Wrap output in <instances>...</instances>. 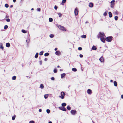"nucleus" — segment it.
Here are the masks:
<instances>
[{"instance_id":"51","label":"nucleus","mask_w":123,"mask_h":123,"mask_svg":"<svg viewBox=\"0 0 123 123\" xmlns=\"http://www.w3.org/2000/svg\"><path fill=\"white\" fill-rule=\"evenodd\" d=\"M42 109H39V112H41L42 111Z\"/></svg>"},{"instance_id":"6","label":"nucleus","mask_w":123,"mask_h":123,"mask_svg":"<svg viewBox=\"0 0 123 123\" xmlns=\"http://www.w3.org/2000/svg\"><path fill=\"white\" fill-rule=\"evenodd\" d=\"M61 95L62 96V98L63 99L64 98V96L65 95V93L64 92H61Z\"/></svg>"},{"instance_id":"7","label":"nucleus","mask_w":123,"mask_h":123,"mask_svg":"<svg viewBox=\"0 0 123 123\" xmlns=\"http://www.w3.org/2000/svg\"><path fill=\"white\" fill-rule=\"evenodd\" d=\"M78 11L77 8H76L74 10V14L75 16H77L78 14Z\"/></svg>"},{"instance_id":"4","label":"nucleus","mask_w":123,"mask_h":123,"mask_svg":"<svg viewBox=\"0 0 123 123\" xmlns=\"http://www.w3.org/2000/svg\"><path fill=\"white\" fill-rule=\"evenodd\" d=\"M104 33H102L100 32L99 34L97 36V37L98 38H99L100 37H103L104 35Z\"/></svg>"},{"instance_id":"28","label":"nucleus","mask_w":123,"mask_h":123,"mask_svg":"<svg viewBox=\"0 0 123 123\" xmlns=\"http://www.w3.org/2000/svg\"><path fill=\"white\" fill-rule=\"evenodd\" d=\"M48 96V94H45L44 95V97L45 99H46Z\"/></svg>"},{"instance_id":"40","label":"nucleus","mask_w":123,"mask_h":123,"mask_svg":"<svg viewBox=\"0 0 123 123\" xmlns=\"http://www.w3.org/2000/svg\"><path fill=\"white\" fill-rule=\"evenodd\" d=\"M78 49L79 50H82V48L81 47L78 48Z\"/></svg>"},{"instance_id":"53","label":"nucleus","mask_w":123,"mask_h":123,"mask_svg":"<svg viewBox=\"0 0 123 123\" xmlns=\"http://www.w3.org/2000/svg\"><path fill=\"white\" fill-rule=\"evenodd\" d=\"M47 60H48L47 58H45L44 60L45 61H46Z\"/></svg>"},{"instance_id":"59","label":"nucleus","mask_w":123,"mask_h":123,"mask_svg":"<svg viewBox=\"0 0 123 123\" xmlns=\"http://www.w3.org/2000/svg\"><path fill=\"white\" fill-rule=\"evenodd\" d=\"M48 123H52V122L51 121H49L48 122Z\"/></svg>"},{"instance_id":"1","label":"nucleus","mask_w":123,"mask_h":123,"mask_svg":"<svg viewBox=\"0 0 123 123\" xmlns=\"http://www.w3.org/2000/svg\"><path fill=\"white\" fill-rule=\"evenodd\" d=\"M57 26L61 30L64 31H66L65 29L63 26H61L58 25H57Z\"/></svg>"},{"instance_id":"24","label":"nucleus","mask_w":123,"mask_h":123,"mask_svg":"<svg viewBox=\"0 0 123 123\" xmlns=\"http://www.w3.org/2000/svg\"><path fill=\"white\" fill-rule=\"evenodd\" d=\"M0 48L1 49H3L4 48V47L3 46V44L2 43H0Z\"/></svg>"},{"instance_id":"18","label":"nucleus","mask_w":123,"mask_h":123,"mask_svg":"<svg viewBox=\"0 0 123 123\" xmlns=\"http://www.w3.org/2000/svg\"><path fill=\"white\" fill-rule=\"evenodd\" d=\"M10 44L9 43H6V47H9L10 46Z\"/></svg>"},{"instance_id":"58","label":"nucleus","mask_w":123,"mask_h":123,"mask_svg":"<svg viewBox=\"0 0 123 123\" xmlns=\"http://www.w3.org/2000/svg\"><path fill=\"white\" fill-rule=\"evenodd\" d=\"M9 17V16H7V15H6V17L5 18H8Z\"/></svg>"},{"instance_id":"5","label":"nucleus","mask_w":123,"mask_h":123,"mask_svg":"<svg viewBox=\"0 0 123 123\" xmlns=\"http://www.w3.org/2000/svg\"><path fill=\"white\" fill-rule=\"evenodd\" d=\"M59 108L60 109L64 111H66L67 110L66 109L65 107L63 106L60 107Z\"/></svg>"},{"instance_id":"41","label":"nucleus","mask_w":123,"mask_h":123,"mask_svg":"<svg viewBox=\"0 0 123 123\" xmlns=\"http://www.w3.org/2000/svg\"><path fill=\"white\" fill-rule=\"evenodd\" d=\"M54 72L55 73H56L57 72V70L56 69H54Z\"/></svg>"},{"instance_id":"50","label":"nucleus","mask_w":123,"mask_h":123,"mask_svg":"<svg viewBox=\"0 0 123 123\" xmlns=\"http://www.w3.org/2000/svg\"><path fill=\"white\" fill-rule=\"evenodd\" d=\"M40 64V65H42V61H39Z\"/></svg>"},{"instance_id":"38","label":"nucleus","mask_w":123,"mask_h":123,"mask_svg":"<svg viewBox=\"0 0 123 123\" xmlns=\"http://www.w3.org/2000/svg\"><path fill=\"white\" fill-rule=\"evenodd\" d=\"M16 79V77L15 76H14L12 77V79L13 80H15Z\"/></svg>"},{"instance_id":"27","label":"nucleus","mask_w":123,"mask_h":123,"mask_svg":"<svg viewBox=\"0 0 123 123\" xmlns=\"http://www.w3.org/2000/svg\"><path fill=\"white\" fill-rule=\"evenodd\" d=\"M49 53H46L44 54V56H48L49 55Z\"/></svg>"},{"instance_id":"23","label":"nucleus","mask_w":123,"mask_h":123,"mask_svg":"<svg viewBox=\"0 0 123 123\" xmlns=\"http://www.w3.org/2000/svg\"><path fill=\"white\" fill-rule=\"evenodd\" d=\"M72 70L74 72H76L77 71V69L75 68H72Z\"/></svg>"},{"instance_id":"49","label":"nucleus","mask_w":123,"mask_h":123,"mask_svg":"<svg viewBox=\"0 0 123 123\" xmlns=\"http://www.w3.org/2000/svg\"><path fill=\"white\" fill-rule=\"evenodd\" d=\"M41 9L40 8H38L37 9V11H40Z\"/></svg>"},{"instance_id":"15","label":"nucleus","mask_w":123,"mask_h":123,"mask_svg":"<svg viewBox=\"0 0 123 123\" xmlns=\"http://www.w3.org/2000/svg\"><path fill=\"white\" fill-rule=\"evenodd\" d=\"M109 17L110 18H111L112 17V14L111 12H109Z\"/></svg>"},{"instance_id":"55","label":"nucleus","mask_w":123,"mask_h":123,"mask_svg":"<svg viewBox=\"0 0 123 123\" xmlns=\"http://www.w3.org/2000/svg\"><path fill=\"white\" fill-rule=\"evenodd\" d=\"M121 98H122L123 99V95H121Z\"/></svg>"},{"instance_id":"21","label":"nucleus","mask_w":123,"mask_h":123,"mask_svg":"<svg viewBox=\"0 0 123 123\" xmlns=\"http://www.w3.org/2000/svg\"><path fill=\"white\" fill-rule=\"evenodd\" d=\"M21 31L23 33H26V31L22 29V30Z\"/></svg>"},{"instance_id":"16","label":"nucleus","mask_w":123,"mask_h":123,"mask_svg":"<svg viewBox=\"0 0 123 123\" xmlns=\"http://www.w3.org/2000/svg\"><path fill=\"white\" fill-rule=\"evenodd\" d=\"M38 53H37L36 54V55L35 56V57L36 58H37L38 56Z\"/></svg>"},{"instance_id":"61","label":"nucleus","mask_w":123,"mask_h":123,"mask_svg":"<svg viewBox=\"0 0 123 123\" xmlns=\"http://www.w3.org/2000/svg\"><path fill=\"white\" fill-rule=\"evenodd\" d=\"M60 71H62V69H60Z\"/></svg>"},{"instance_id":"29","label":"nucleus","mask_w":123,"mask_h":123,"mask_svg":"<svg viewBox=\"0 0 123 123\" xmlns=\"http://www.w3.org/2000/svg\"><path fill=\"white\" fill-rule=\"evenodd\" d=\"M50 111L49 109H47L46 110V112L48 113H49L50 112Z\"/></svg>"},{"instance_id":"45","label":"nucleus","mask_w":123,"mask_h":123,"mask_svg":"<svg viewBox=\"0 0 123 123\" xmlns=\"http://www.w3.org/2000/svg\"><path fill=\"white\" fill-rule=\"evenodd\" d=\"M66 0H63L62 1V3H64L66 2Z\"/></svg>"},{"instance_id":"22","label":"nucleus","mask_w":123,"mask_h":123,"mask_svg":"<svg viewBox=\"0 0 123 123\" xmlns=\"http://www.w3.org/2000/svg\"><path fill=\"white\" fill-rule=\"evenodd\" d=\"M40 87L41 89H43L44 88L43 85V84H41L40 85Z\"/></svg>"},{"instance_id":"26","label":"nucleus","mask_w":123,"mask_h":123,"mask_svg":"<svg viewBox=\"0 0 123 123\" xmlns=\"http://www.w3.org/2000/svg\"><path fill=\"white\" fill-rule=\"evenodd\" d=\"M49 21L50 22H52L53 21V19L51 18H50L49 19Z\"/></svg>"},{"instance_id":"37","label":"nucleus","mask_w":123,"mask_h":123,"mask_svg":"<svg viewBox=\"0 0 123 123\" xmlns=\"http://www.w3.org/2000/svg\"><path fill=\"white\" fill-rule=\"evenodd\" d=\"M5 6L6 8H8L9 7V5L8 4H6L5 5Z\"/></svg>"},{"instance_id":"39","label":"nucleus","mask_w":123,"mask_h":123,"mask_svg":"<svg viewBox=\"0 0 123 123\" xmlns=\"http://www.w3.org/2000/svg\"><path fill=\"white\" fill-rule=\"evenodd\" d=\"M115 2V1L113 0L111 2V4H114V2Z\"/></svg>"},{"instance_id":"30","label":"nucleus","mask_w":123,"mask_h":123,"mask_svg":"<svg viewBox=\"0 0 123 123\" xmlns=\"http://www.w3.org/2000/svg\"><path fill=\"white\" fill-rule=\"evenodd\" d=\"M58 14L59 15V17H60L62 16V14L60 13H58Z\"/></svg>"},{"instance_id":"42","label":"nucleus","mask_w":123,"mask_h":123,"mask_svg":"<svg viewBox=\"0 0 123 123\" xmlns=\"http://www.w3.org/2000/svg\"><path fill=\"white\" fill-rule=\"evenodd\" d=\"M29 123H34V122L33 121H31L29 122Z\"/></svg>"},{"instance_id":"33","label":"nucleus","mask_w":123,"mask_h":123,"mask_svg":"<svg viewBox=\"0 0 123 123\" xmlns=\"http://www.w3.org/2000/svg\"><path fill=\"white\" fill-rule=\"evenodd\" d=\"M49 36L51 38H52L54 37V35L53 34H51Z\"/></svg>"},{"instance_id":"13","label":"nucleus","mask_w":123,"mask_h":123,"mask_svg":"<svg viewBox=\"0 0 123 123\" xmlns=\"http://www.w3.org/2000/svg\"><path fill=\"white\" fill-rule=\"evenodd\" d=\"M101 62H103L104 61V59L103 57H101L99 59Z\"/></svg>"},{"instance_id":"32","label":"nucleus","mask_w":123,"mask_h":123,"mask_svg":"<svg viewBox=\"0 0 123 123\" xmlns=\"http://www.w3.org/2000/svg\"><path fill=\"white\" fill-rule=\"evenodd\" d=\"M114 19L115 20H118V17L117 16H115L114 17Z\"/></svg>"},{"instance_id":"54","label":"nucleus","mask_w":123,"mask_h":123,"mask_svg":"<svg viewBox=\"0 0 123 123\" xmlns=\"http://www.w3.org/2000/svg\"><path fill=\"white\" fill-rule=\"evenodd\" d=\"M10 7L11 8H12L13 7V6L12 5H11L10 6Z\"/></svg>"},{"instance_id":"25","label":"nucleus","mask_w":123,"mask_h":123,"mask_svg":"<svg viewBox=\"0 0 123 123\" xmlns=\"http://www.w3.org/2000/svg\"><path fill=\"white\" fill-rule=\"evenodd\" d=\"M67 108L68 110H69L71 109V108L69 105H68L67 106Z\"/></svg>"},{"instance_id":"47","label":"nucleus","mask_w":123,"mask_h":123,"mask_svg":"<svg viewBox=\"0 0 123 123\" xmlns=\"http://www.w3.org/2000/svg\"><path fill=\"white\" fill-rule=\"evenodd\" d=\"M6 21L7 22H9L10 21V19H7L6 20Z\"/></svg>"},{"instance_id":"44","label":"nucleus","mask_w":123,"mask_h":123,"mask_svg":"<svg viewBox=\"0 0 123 123\" xmlns=\"http://www.w3.org/2000/svg\"><path fill=\"white\" fill-rule=\"evenodd\" d=\"M57 6H56L55 5L54 6V9L55 10H57Z\"/></svg>"},{"instance_id":"34","label":"nucleus","mask_w":123,"mask_h":123,"mask_svg":"<svg viewBox=\"0 0 123 123\" xmlns=\"http://www.w3.org/2000/svg\"><path fill=\"white\" fill-rule=\"evenodd\" d=\"M107 12H105L103 14L104 16H106L107 15Z\"/></svg>"},{"instance_id":"10","label":"nucleus","mask_w":123,"mask_h":123,"mask_svg":"<svg viewBox=\"0 0 123 123\" xmlns=\"http://www.w3.org/2000/svg\"><path fill=\"white\" fill-rule=\"evenodd\" d=\"M87 92L89 94H91L92 93V91L90 89H88L87 90Z\"/></svg>"},{"instance_id":"12","label":"nucleus","mask_w":123,"mask_h":123,"mask_svg":"<svg viewBox=\"0 0 123 123\" xmlns=\"http://www.w3.org/2000/svg\"><path fill=\"white\" fill-rule=\"evenodd\" d=\"M89 6L90 7H92L93 6V4L92 3H89Z\"/></svg>"},{"instance_id":"9","label":"nucleus","mask_w":123,"mask_h":123,"mask_svg":"<svg viewBox=\"0 0 123 123\" xmlns=\"http://www.w3.org/2000/svg\"><path fill=\"white\" fill-rule=\"evenodd\" d=\"M100 40L103 43H105V41L106 40V38H105L104 37H102L100 38Z\"/></svg>"},{"instance_id":"56","label":"nucleus","mask_w":123,"mask_h":123,"mask_svg":"<svg viewBox=\"0 0 123 123\" xmlns=\"http://www.w3.org/2000/svg\"><path fill=\"white\" fill-rule=\"evenodd\" d=\"M113 81L112 80H111L110 81V82H113Z\"/></svg>"},{"instance_id":"35","label":"nucleus","mask_w":123,"mask_h":123,"mask_svg":"<svg viewBox=\"0 0 123 123\" xmlns=\"http://www.w3.org/2000/svg\"><path fill=\"white\" fill-rule=\"evenodd\" d=\"M8 26L7 25H5L4 27V29H6L8 28Z\"/></svg>"},{"instance_id":"43","label":"nucleus","mask_w":123,"mask_h":123,"mask_svg":"<svg viewBox=\"0 0 123 123\" xmlns=\"http://www.w3.org/2000/svg\"><path fill=\"white\" fill-rule=\"evenodd\" d=\"M114 4H111V8H113L114 6Z\"/></svg>"},{"instance_id":"3","label":"nucleus","mask_w":123,"mask_h":123,"mask_svg":"<svg viewBox=\"0 0 123 123\" xmlns=\"http://www.w3.org/2000/svg\"><path fill=\"white\" fill-rule=\"evenodd\" d=\"M70 112L71 114L74 115H75L77 113L76 111L74 110H71Z\"/></svg>"},{"instance_id":"31","label":"nucleus","mask_w":123,"mask_h":123,"mask_svg":"<svg viewBox=\"0 0 123 123\" xmlns=\"http://www.w3.org/2000/svg\"><path fill=\"white\" fill-rule=\"evenodd\" d=\"M43 53V51H41L39 53V55H42Z\"/></svg>"},{"instance_id":"11","label":"nucleus","mask_w":123,"mask_h":123,"mask_svg":"<svg viewBox=\"0 0 123 123\" xmlns=\"http://www.w3.org/2000/svg\"><path fill=\"white\" fill-rule=\"evenodd\" d=\"M66 74L64 73H63L61 74V77L62 78H63L65 76Z\"/></svg>"},{"instance_id":"19","label":"nucleus","mask_w":123,"mask_h":123,"mask_svg":"<svg viewBox=\"0 0 123 123\" xmlns=\"http://www.w3.org/2000/svg\"><path fill=\"white\" fill-rule=\"evenodd\" d=\"M81 37L82 38H86V36L85 35H83L81 36Z\"/></svg>"},{"instance_id":"17","label":"nucleus","mask_w":123,"mask_h":123,"mask_svg":"<svg viewBox=\"0 0 123 123\" xmlns=\"http://www.w3.org/2000/svg\"><path fill=\"white\" fill-rule=\"evenodd\" d=\"M114 86H117V84L116 81H114Z\"/></svg>"},{"instance_id":"8","label":"nucleus","mask_w":123,"mask_h":123,"mask_svg":"<svg viewBox=\"0 0 123 123\" xmlns=\"http://www.w3.org/2000/svg\"><path fill=\"white\" fill-rule=\"evenodd\" d=\"M55 54L59 56L61 55V53L60 51H58L55 52Z\"/></svg>"},{"instance_id":"2","label":"nucleus","mask_w":123,"mask_h":123,"mask_svg":"<svg viewBox=\"0 0 123 123\" xmlns=\"http://www.w3.org/2000/svg\"><path fill=\"white\" fill-rule=\"evenodd\" d=\"M112 37L111 36H110L107 37L106 38V40L108 42H111L112 40Z\"/></svg>"},{"instance_id":"63","label":"nucleus","mask_w":123,"mask_h":123,"mask_svg":"<svg viewBox=\"0 0 123 123\" xmlns=\"http://www.w3.org/2000/svg\"><path fill=\"white\" fill-rule=\"evenodd\" d=\"M57 67L58 68H59L60 67V66L59 65Z\"/></svg>"},{"instance_id":"57","label":"nucleus","mask_w":123,"mask_h":123,"mask_svg":"<svg viewBox=\"0 0 123 123\" xmlns=\"http://www.w3.org/2000/svg\"><path fill=\"white\" fill-rule=\"evenodd\" d=\"M14 2L15 3L16 1V0H13Z\"/></svg>"},{"instance_id":"52","label":"nucleus","mask_w":123,"mask_h":123,"mask_svg":"<svg viewBox=\"0 0 123 123\" xmlns=\"http://www.w3.org/2000/svg\"><path fill=\"white\" fill-rule=\"evenodd\" d=\"M57 49V48H55V49L54 50L55 51H56Z\"/></svg>"},{"instance_id":"60","label":"nucleus","mask_w":123,"mask_h":123,"mask_svg":"<svg viewBox=\"0 0 123 123\" xmlns=\"http://www.w3.org/2000/svg\"><path fill=\"white\" fill-rule=\"evenodd\" d=\"M26 42H28V43H29V41H28V40H26Z\"/></svg>"},{"instance_id":"62","label":"nucleus","mask_w":123,"mask_h":123,"mask_svg":"<svg viewBox=\"0 0 123 123\" xmlns=\"http://www.w3.org/2000/svg\"><path fill=\"white\" fill-rule=\"evenodd\" d=\"M70 85L69 86H68V89H69V87H70Z\"/></svg>"},{"instance_id":"20","label":"nucleus","mask_w":123,"mask_h":123,"mask_svg":"<svg viewBox=\"0 0 123 123\" xmlns=\"http://www.w3.org/2000/svg\"><path fill=\"white\" fill-rule=\"evenodd\" d=\"M62 106L65 107L66 106V104L65 103H64L62 104Z\"/></svg>"},{"instance_id":"64","label":"nucleus","mask_w":123,"mask_h":123,"mask_svg":"<svg viewBox=\"0 0 123 123\" xmlns=\"http://www.w3.org/2000/svg\"><path fill=\"white\" fill-rule=\"evenodd\" d=\"M31 10H34V9L33 8H32L31 9Z\"/></svg>"},{"instance_id":"48","label":"nucleus","mask_w":123,"mask_h":123,"mask_svg":"<svg viewBox=\"0 0 123 123\" xmlns=\"http://www.w3.org/2000/svg\"><path fill=\"white\" fill-rule=\"evenodd\" d=\"M51 79L52 80H55L54 78V77H51Z\"/></svg>"},{"instance_id":"36","label":"nucleus","mask_w":123,"mask_h":123,"mask_svg":"<svg viewBox=\"0 0 123 123\" xmlns=\"http://www.w3.org/2000/svg\"><path fill=\"white\" fill-rule=\"evenodd\" d=\"M15 117H16V116L15 115H14V116H13L12 118V119L13 120H14L15 119Z\"/></svg>"},{"instance_id":"14","label":"nucleus","mask_w":123,"mask_h":123,"mask_svg":"<svg viewBox=\"0 0 123 123\" xmlns=\"http://www.w3.org/2000/svg\"><path fill=\"white\" fill-rule=\"evenodd\" d=\"M92 49L93 50H96L97 49V48L94 46H93L92 48Z\"/></svg>"},{"instance_id":"46","label":"nucleus","mask_w":123,"mask_h":123,"mask_svg":"<svg viewBox=\"0 0 123 123\" xmlns=\"http://www.w3.org/2000/svg\"><path fill=\"white\" fill-rule=\"evenodd\" d=\"M79 56H80V57H81V58H82V57H83V55H82L81 54H80V55Z\"/></svg>"}]
</instances>
